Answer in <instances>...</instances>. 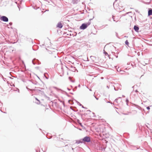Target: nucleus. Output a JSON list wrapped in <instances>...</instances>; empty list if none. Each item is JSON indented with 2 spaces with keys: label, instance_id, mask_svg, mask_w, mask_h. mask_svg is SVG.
Instances as JSON below:
<instances>
[{
  "label": "nucleus",
  "instance_id": "e2e57ef3",
  "mask_svg": "<svg viewBox=\"0 0 152 152\" xmlns=\"http://www.w3.org/2000/svg\"><path fill=\"white\" fill-rule=\"evenodd\" d=\"M117 71H118V69H117Z\"/></svg>",
  "mask_w": 152,
  "mask_h": 152
},
{
  "label": "nucleus",
  "instance_id": "79ce46f5",
  "mask_svg": "<svg viewBox=\"0 0 152 152\" xmlns=\"http://www.w3.org/2000/svg\"><path fill=\"white\" fill-rule=\"evenodd\" d=\"M95 98H96V99L97 100H98V98H96V97H95Z\"/></svg>",
  "mask_w": 152,
  "mask_h": 152
},
{
  "label": "nucleus",
  "instance_id": "de8ad7c7",
  "mask_svg": "<svg viewBox=\"0 0 152 152\" xmlns=\"http://www.w3.org/2000/svg\"><path fill=\"white\" fill-rule=\"evenodd\" d=\"M107 87L108 88H109V87H108V86H107Z\"/></svg>",
  "mask_w": 152,
  "mask_h": 152
},
{
  "label": "nucleus",
  "instance_id": "0e129e2a",
  "mask_svg": "<svg viewBox=\"0 0 152 152\" xmlns=\"http://www.w3.org/2000/svg\"><path fill=\"white\" fill-rule=\"evenodd\" d=\"M117 1V0H115V1Z\"/></svg>",
  "mask_w": 152,
  "mask_h": 152
},
{
  "label": "nucleus",
  "instance_id": "6e6d98bb",
  "mask_svg": "<svg viewBox=\"0 0 152 152\" xmlns=\"http://www.w3.org/2000/svg\"><path fill=\"white\" fill-rule=\"evenodd\" d=\"M0 111H1L2 112H3L2 111V110H0Z\"/></svg>",
  "mask_w": 152,
  "mask_h": 152
},
{
  "label": "nucleus",
  "instance_id": "f8f14e48",
  "mask_svg": "<svg viewBox=\"0 0 152 152\" xmlns=\"http://www.w3.org/2000/svg\"><path fill=\"white\" fill-rule=\"evenodd\" d=\"M125 44L128 45H128H129V43L128 41V40H126L125 42Z\"/></svg>",
  "mask_w": 152,
  "mask_h": 152
},
{
  "label": "nucleus",
  "instance_id": "49530a36",
  "mask_svg": "<svg viewBox=\"0 0 152 152\" xmlns=\"http://www.w3.org/2000/svg\"><path fill=\"white\" fill-rule=\"evenodd\" d=\"M122 96H123V97H125V96L124 95H122Z\"/></svg>",
  "mask_w": 152,
  "mask_h": 152
},
{
  "label": "nucleus",
  "instance_id": "3c124183",
  "mask_svg": "<svg viewBox=\"0 0 152 152\" xmlns=\"http://www.w3.org/2000/svg\"><path fill=\"white\" fill-rule=\"evenodd\" d=\"M68 145H65V146L66 147V146H67Z\"/></svg>",
  "mask_w": 152,
  "mask_h": 152
},
{
  "label": "nucleus",
  "instance_id": "bf43d9fd",
  "mask_svg": "<svg viewBox=\"0 0 152 152\" xmlns=\"http://www.w3.org/2000/svg\"><path fill=\"white\" fill-rule=\"evenodd\" d=\"M135 20H136V17H135Z\"/></svg>",
  "mask_w": 152,
  "mask_h": 152
},
{
  "label": "nucleus",
  "instance_id": "4be33fe9",
  "mask_svg": "<svg viewBox=\"0 0 152 152\" xmlns=\"http://www.w3.org/2000/svg\"><path fill=\"white\" fill-rule=\"evenodd\" d=\"M77 35V34L75 32L74 34H73L72 35L73 36H75Z\"/></svg>",
  "mask_w": 152,
  "mask_h": 152
},
{
  "label": "nucleus",
  "instance_id": "aec40b11",
  "mask_svg": "<svg viewBox=\"0 0 152 152\" xmlns=\"http://www.w3.org/2000/svg\"><path fill=\"white\" fill-rule=\"evenodd\" d=\"M144 3L146 4H150V1L149 2H144Z\"/></svg>",
  "mask_w": 152,
  "mask_h": 152
},
{
  "label": "nucleus",
  "instance_id": "c85d7f7f",
  "mask_svg": "<svg viewBox=\"0 0 152 152\" xmlns=\"http://www.w3.org/2000/svg\"><path fill=\"white\" fill-rule=\"evenodd\" d=\"M79 124L80 125V126H82V123H80H80H79Z\"/></svg>",
  "mask_w": 152,
  "mask_h": 152
},
{
  "label": "nucleus",
  "instance_id": "f03ea898",
  "mask_svg": "<svg viewBox=\"0 0 152 152\" xmlns=\"http://www.w3.org/2000/svg\"><path fill=\"white\" fill-rule=\"evenodd\" d=\"M0 20L5 22H7L8 21V18L4 16H1L0 18Z\"/></svg>",
  "mask_w": 152,
  "mask_h": 152
},
{
  "label": "nucleus",
  "instance_id": "5701e85b",
  "mask_svg": "<svg viewBox=\"0 0 152 152\" xmlns=\"http://www.w3.org/2000/svg\"><path fill=\"white\" fill-rule=\"evenodd\" d=\"M130 13H132V12H126V14H130Z\"/></svg>",
  "mask_w": 152,
  "mask_h": 152
},
{
  "label": "nucleus",
  "instance_id": "bb28decb",
  "mask_svg": "<svg viewBox=\"0 0 152 152\" xmlns=\"http://www.w3.org/2000/svg\"><path fill=\"white\" fill-rule=\"evenodd\" d=\"M45 73L44 74V76L47 79H48V77H47L45 75Z\"/></svg>",
  "mask_w": 152,
  "mask_h": 152
},
{
  "label": "nucleus",
  "instance_id": "58836bf2",
  "mask_svg": "<svg viewBox=\"0 0 152 152\" xmlns=\"http://www.w3.org/2000/svg\"><path fill=\"white\" fill-rule=\"evenodd\" d=\"M69 35L70 36H71L72 35V34H69Z\"/></svg>",
  "mask_w": 152,
  "mask_h": 152
},
{
  "label": "nucleus",
  "instance_id": "0eeeda50",
  "mask_svg": "<svg viewBox=\"0 0 152 152\" xmlns=\"http://www.w3.org/2000/svg\"><path fill=\"white\" fill-rule=\"evenodd\" d=\"M152 15V9L151 8H148V16H149Z\"/></svg>",
  "mask_w": 152,
  "mask_h": 152
},
{
  "label": "nucleus",
  "instance_id": "603ef678",
  "mask_svg": "<svg viewBox=\"0 0 152 152\" xmlns=\"http://www.w3.org/2000/svg\"><path fill=\"white\" fill-rule=\"evenodd\" d=\"M115 3V2H114V3H113V5H114Z\"/></svg>",
  "mask_w": 152,
  "mask_h": 152
},
{
  "label": "nucleus",
  "instance_id": "a18cd8bd",
  "mask_svg": "<svg viewBox=\"0 0 152 152\" xmlns=\"http://www.w3.org/2000/svg\"><path fill=\"white\" fill-rule=\"evenodd\" d=\"M70 108H71V109L72 110H73L72 109V108H71V107H70ZM73 110L74 111H75V110Z\"/></svg>",
  "mask_w": 152,
  "mask_h": 152
},
{
  "label": "nucleus",
  "instance_id": "a19ab883",
  "mask_svg": "<svg viewBox=\"0 0 152 152\" xmlns=\"http://www.w3.org/2000/svg\"><path fill=\"white\" fill-rule=\"evenodd\" d=\"M92 20V19H89V21H91V20Z\"/></svg>",
  "mask_w": 152,
  "mask_h": 152
},
{
  "label": "nucleus",
  "instance_id": "f257e3e1",
  "mask_svg": "<svg viewBox=\"0 0 152 152\" xmlns=\"http://www.w3.org/2000/svg\"><path fill=\"white\" fill-rule=\"evenodd\" d=\"M82 139L83 143L85 142H89L91 141L90 137L88 136H86Z\"/></svg>",
  "mask_w": 152,
  "mask_h": 152
},
{
  "label": "nucleus",
  "instance_id": "9b49d317",
  "mask_svg": "<svg viewBox=\"0 0 152 152\" xmlns=\"http://www.w3.org/2000/svg\"><path fill=\"white\" fill-rule=\"evenodd\" d=\"M121 99V97H119L118 98H117L115 100V102H116L117 103H118V99Z\"/></svg>",
  "mask_w": 152,
  "mask_h": 152
},
{
  "label": "nucleus",
  "instance_id": "2f4dec72",
  "mask_svg": "<svg viewBox=\"0 0 152 152\" xmlns=\"http://www.w3.org/2000/svg\"><path fill=\"white\" fill-rule=\"evenodd\" d=\"M54 88H55V89H57V87H54Z\"/></svg>",
  "mask_w": 152,
  "mask_h": 152
},
{
  "label": "nucleus",
  "instance_id": "c03bdc74",
  "mask_svg": "<svg viewBox=\"0 0 152 152\" xmlns=\"http://www.w3.org/2000/svg\"><path fill=\"white\" fill-rule=\"evenodd\" d=\"M70 93L72 94L73 95V93Z\"/></svg>",
  "mask_w": 152,
  "mask_h": 152
},
{
  "label": "nucleus",
  "instance_id": "72a5a7b5",
  "mask_svg": "<svg viewBox=\"0 0 152 152\" xmlns=\"http://www.w3.org/2000/svg\"><path fill=\"white\" fill-rule=\"evenodd\" d=\"M87 112H91V111L90 110H87Z\"/></svg>",
  "mask_w": 152,
  "mask_h": 152
},
{
  "label": "nucleus",
  "instance_id": "052dcab7",
  "mask_svg": "<svg viewBox=\"0 0 152 152\" xmlns=\"http://www.w3.org/2000/svg\"><path fill=\"white\" fill-rule=\"evenodd\" d=\"M61 91H62V90L61 89H59Z\"/></svg>",
  "mask_w": 152,
  "mask_h": 152
},
{
  "label": "nucleus",
  "instance_id": "ea45409f",
  "mask_svg": "<svg viewBox=\"0 0 152 152\" xmlns=\"http://www.w3.org/2000/svg\"><path fill=\"white\" fill-rule=\"evenodd\" d=\"M81 106H82V107L83 108H85V107H83V105H82Z\"/></svg>",
  "mask_w": 152,
  "mask_h": 152
},
{
  "label": "nucleus",
  "instance_id": "5fc2aeb1",
  "mask_svg": "<svg viewBox=\"0 0 152 152\" xmlns=\"http://www.w3.org/2000/svg\"><path fill=\"white\" fill-rule=\"evenodd\" d=\"M134 86H133V87H132V88H133L134 87Z\"/></svg>",
  "mask_w": 152,
  "mask_h": 152
},
{
  "label": "nucleus",
  "instance_id": "473e14b6",
  "mask_svg": "<svg viewBox=\"0 0 152 152\" xmlns=\"http://www.w3.org/2000/svg\"><path fill=\"white\" fill-rule=\"evenodd\" d=\"M135 92H136L137 93V92H138V91H137V90H136L135 91Z\"/></svg>",
  "mask_w": 152,
  "mask_h": 152
},
{
  "label": "nucleus",
  "instance_id": "c756f323",
  "mask_svg": "<svg viewBox=\"0 0 152 152\" xmlns=\"http://www.w3.org/2000/svg\"><path fill=\"white\" fill-rule=\"evenodd\" d=\"M115 34H116V36L117 37H118V33L117 32H115Z\"/></svg>",
  "mask_w": 152,
  "mask_h": 152
},
{
  "label": "nucleus",
  "instance_id": "864d4df0",
  "mask_svg": "<svg viewBox=\"0 0 152 152\" xmlns=\"http://www.w3.org/2000/svg\"><path fill=\"white\" fill-rule=\"evenodd\" d=\"M103 77H101V79H103Z\"/></svg>",
  "mask_w": 152,
  "mask_h": 152
},
{
  "label": "nucleus",
  "instance_id": "7c9ffc66",
  "mask_svg": "<svg viewBox=\"0 0 152 152\" xmlns=\"http://www.w3.org/2000/svg\"><path fill=\"white\" fill-rule=\"evenodd\" d=\"M77 122L78 123H80V121L78 119L77 120Z\"/></svg>",
  "mask_w": 152,
  "mask_h": 152
},
{
  "label": "nucleus",
  "instance_id": "393cba45",
  "mask_svg": "<svg viewBox=\"0 0 152 152\" xmlns=\"http://www.w3.org/2000/svg\"><path fill=\"white\" fill-rule=\"evenodd\" d=\"M102 149H101V150L102 151H103V150H104V151H105V148H101Z\"/></svg>",
  "mask_w": 152,
  "mask_h": 152
},
{
  "label": "nucleus",
  "instance_id": "37998d69",
  "mask_svg": "<svg viewBox=\"0 0 152 152\" xmlns=\"http://www.w3.org/2000/svg\"><path fill=\"white\" fill-rule=\"evenodd\" d=\"M124 115H127L128 114H126V113H124Z\"/></svg>",
  "mask_w": 152,
  "mask_h": 152
},
{
  "label": "nucleus",
  "instance_id": "1a4fd4ad",
  "mask_svg": "<svg viewBox=\"0 0 152 152\" xmlns=\"http://www.w3.org/2000/svg\"><path fill=\"white\" fill-rule=\"evenodd\" d=\"M134 29L136 32H138L139 30V27L137 25H135L134 27Z\"/></svg>",
  "mask_w": 152,
  "mask_h": 152
},
{
  "label": "nucleus",
  "instance_id": "f704fd0d",
  "mask_svg": "<svg viewBox=\"0 0 152 152\" xmlns=\"http://www.w3.org/2000/svg\"><path fill=\"white\" fill-rule=\"evenodd\" d=\"M67 89L69 90V91H70V89H69V88H67Z\"/></svg>",
  "mask_w": 152,
  "mask_h": 152
},
{
  "label": "nucleus",
  "instance_id": "6ab92c4d",
  "mask_svg": "<svg viewBox=\"0 0 152 152\" xmlns=\"http://www.w3.org/2000/svg\"><path fill=\"white\" fill-rule=\"evenodd\" d=\"M104 53L105 54V55H108L107 53V52H105L104 50Z\"/></svg>",
  "mask_w": 152,
  "mask_h": 152
},
{
  "label": "nucleus",
  "instance_id": "e433bc0d",
  "mask_svg": "<svg viewBox=\"0 0 152 152\" xmlns=\"http://www.w3.org/2000/svg\"><path fill=\"white\" fill-rule=\"evenodd\" d=\"M80 84H79L78 85V87H80Z\"/></svg>",
  "mask_w": 152,
  "mask_h": 152
},
{
  "label": "nucleus",
  "instance_id": "13d9d810",
  "mask_svg": "<svg viewBox=\"0 0 152 152\" xmlns=\"http://www.w3.org/2000/svg\"><path fill=\"white\" fill-rule=\"evenodd\" d=\"M107 102V103H110V102Z\"/></svg>",
  "mask_w": 152,
  "mask_h": 152
},
{
  "label": "nucleus",
  "instance_id": "a211bd4d",
  "mask_svg": "<svg viewBox=\"0 0 152 152\" xmlns=\"http://www.w3.org/2000/svg\"><path fill=\"white\" fill-rule=\"evenodd\" d=\"M113 21H115L116 22H117V21H116V20L115 19L114 16H113Z\"/></svg>",
  "mask_w": 152,
  "mask_h": 152
},
{
  "label": "nucleus",
  "instance_id": "8fccbe9b",
  "mask_svg": "<svg viewBox=\"0 0 152 152\" xmlns=\"http://www.w3.org/2000/svg\"><path fill=\"white\" fill-rule=\"evenodd\" d=\"M74 149L73 148H72V150H73Z\"/></svg>",
  "mask_w": 152,
  "mask_h": 152
},
{
  "label": "nucleus",
  "instance_id": "6e6552de",
  "mask_svg": "<svg viewBox=\"0 0 152 152\" xmlns=\"http://www.w3.org/2000/svg\"><path fill=\"white\" fill-rule=\"evenodd\" d=\"M83 143V141H82V139H80V140H76L75 143L77 144H79L80 143Z\"/></svg>",
  "mask_w": 152,
  "mask_h": 152
},
{
  "label": "nucleus",
  "instance_id": "4468645a",
  "mask_svg": "<svg viewBox=\"0 0 152 152\" xmlns=\"http://www.w3.org/2000/svg\"><path fill=\"white\" fill-rule=\"evenodd\" d=\"M26 88L28 91H33V90H35L34 89H30L29 88H28L27 87H26Z\"/></svg>",
  "mask_w": 152,
  "mask_h": 152
},
{
  "label": "nucleus",
  "instance_id": "9d476101",
  "mask_svg": "<svg viewBox=\"0 0 152 152\" xmlns=\"http://www.w3.org/2000/svg\"><path fill=\"white\" fill-rule=\"evenodd\" d=\"M79 1V0H73L72 2L73 4H76L78 3Z\"/></svg>",
  "mask_w": 152,
  "mask_h": 152
},
{
  "label": "nucleus",
  "instance_id": "c9c22d12",
  "mask_svg": "<svg viewBox=\"0 0 152 152\" xmlns=\"http://www.w3.org/2000/svg\"><path fill=\"white\" fill-rule=\"evenodd\" d=\"M56 56H57V54L56 53V55L55 56V57H56Z\"/></svg>",
  "mask_w": 152,
  "mask_h": 152
},
{
  "label": "nucleus",
  "instance_id": "cd10ccee",
  "mask_svg": "<svg viewBox=\"0 0 152 152\" xmlns=\"http://www.w3.org/2000/svg\"><path fill=\"white\" fill-rule=\"evenodd\" d=\"M9 24L10 25V26H11L12 24V22H10L9 23Z\"/></svg>",
  "mask_w": 152,
  "mask_h": 152
},
{
  "label": "nucleus",
  "instance_id": "423d86ee",
  "mask_svg": "<svg viewBox=\"0 0 152 152\" xmlns=\"http://www.w3.org/2000/svg\"><path fill=\"white\" fill-rule=\"evenodd\" d=\"M37 62H39V61L37 59H36L35 58L32 61V63L34 65L37 64ZM39 64V63H38V64Z\"/></svg>",
  "mask_w": 152,
  "mask_h": 152
},
{
  "label": "nucleus",
  "instance_id": "4d7b16f0",
  "mask_svg": "<svg viewBox=\"0 0 152 152\" xmlns=\"http://www.w3.org/2000/svg\"><path fill=\"white\" fill-rule=\"evenodd\" d=\"M114 89H115V90H115V88H114Z\"/></svg>",
  "mask_w": 152,
  "mask_h": 152
},
{
  "label": "nucleus",
  "instance_id": "7ed1b4c3",
  "mask_svg": "<svg viewBox=\"0 0 152 152\" xmlns=\"http://www.w3.org/2000/svg\"><path fill=\"white\" fill-rule=\"evenodd\" d=\"M87 25L86 23H83L80 26V28L81 29L84 30L87 27Z\"/></svg>",
  "mask_w": 152,
  "mask_h": 152
},
{
  "label": "nucleus",
  "instance_id": "b1692460",
  "mask_svg": "<svg viewBox=\"0 0 152 152\" xmlns=\"http://www.w3.org/2000/svg\"><path fill=\"white\" fill-rule=\"evenodd\" d=\"M146 109L148 110H149L150 109V106H148L146 107Z\"/></svg>",
  "mask_w": 152,
  "mask_h": 152
},
{
  "label": "nucleus",
  "instance_id": "412c9836",
  "mask_svg": "<svg viewBox=\"0 0 152 152\" xmlns=\"http://www.w3.org/2000/svg\"><path fill=\"white\" fill-rule=\"evenodd\" d=\"M118 103H119V102H121V99H119L118 100Z\"/></svg>",
  "mask_w": 152,
  "mask_h": 152
},
{
  "label": "nucleus",
  "instance_id": "680f3d73",
  "mask_svg": "<svg viewBox=\"0 0 152 152\" xmlns=\"http://www.w3.org/2000/svg\"><path fill=\"white\" fill-rule=\"evenodd\" d=\"M3 113H6V112H3Z\"/></svg>",
  "mask_w": 152,
  "mask_h": 152
},
{
  "label": "nucleus",
  "instance_id": "09e8293b",
  "mask_svg": "<svg viewBox=\"0 0 152 152\" xmlns=\"http://www.w3.org/2000/svg\"><path fill=\"white\" fill-rule=\"evenodd\" d=\"M47 137V138H48V139H50L51 138V137H50V138H48V137Z\"/></svg>",
  "mask_w": 152,
  "mask_h": 152
},
{
  "label": "nucleus",
  "instance_id": "f3484780",
  "mask_svg": "<svg viewBox=\"0 0 152 152\" xmlns=\"http://www.w3.org/2000/svg\"><path fill=\"white\" fill-rule=\"evenodd\" d=\"M76 102L77 103V104H79V105L80 106H81L82 105L80 104L79 102H78V101H76V100H75Z\"/></svg>",
  "mask_w": 152,
  "mask_h": 152
},
{
  "label": "nucleus",
  "instance_id": "dca6fc26",
  "mask_svg": "<svg viewBox=\"0 0 152 152\" xmlns=\"http://www.w3.org/2000/svg\"><path fill=\"white\" fill-rule=\"evenodd\" d=\"M35 99L37 101V102H36L37 104H38L40 103V101L38 100L37 98H36Z\"/></svg>",
  "mask_w": 152,
  "mask_h": 152
},
{
  "label": "nucleus",
  "instance_id": "20e7f679",
  "mask_svg": "<svg viewBox=\"0 0 152 152\" xmlns=\"http://www.w3.org/2000/svg\"><path fill=\"white\" fill-rule=\"evenodd\" d=\"M61 21L59 22L56 25V27L59 28H61L63 27V25L61 23Z\"/></svg>",
  "mask_w": 152,
  "mask_h": 152
},
{
  "label": "nucleus",
  "instance_id": "4c0bfd02",
  "mask_svg": "<svg viewBox=\"0 0 152 152\" xmlns=\"http://www.w3.org/2000/svg\"><path fill=\"white\" fill-rule=\"evenodd\" d=\"M115 56L116 58H117L118 57V56Z\"/></svg>",
  "mask_w": 152,
  "mask_h": 152
},
{
  "label": "nucleus",
  "instance_id": "2eb2a0df",
  "mask_svg": "<svg viewBox=\"0 0 152 152\" xmlns=\"http://www.w3.org/2000/svg\"><path fill=\"white\" fill-rule=\"evenodd\" d=\"M91 23L90 22H88L87 23H86V24L87 25V27L89 26L90 24Z\"/></svg>",
  "mask_w": 152,
  "mask_h": 152
},
{
  "label": "nucleus",
  "instance_id": "a878e982",
  "mask_svg": "<svg viewBox=\"0 0 152 152\" xmlns=\"http://www.w3.org/2000/svg\"><path fill=\"white\" fill-rule=\"evenodd\" d=\"M71 102H72V101L71 100H69V102L70 103V104H72L71 103Z\"/></svg>",
  "mask_w": 152,
  "mask_h": 152
},
{
  "label": "nucleus",
  "instance_id": "ddd939ff",
  "mask_svg": "<svg viewBox=\"0 0 152 152\" xmlns=\"http://www.w3.org/2000/svg\"><path fill=\"white\" fill-rule=\"evenodd\" d=\"M126 104L128 105V103L129 102V99L128 98L126 99Z\"/></svg>",
  "mask_w": 152,
  "mask_h": 152
},
{
  "label": "nucleus",
  "instance_id": "39448f33",
  "mask_svg": "<svg viewBox=\"0 0 152 152\" xmlns=\"http://www.w3.org/2000/svg\"><path fill=\"white\" fill-rule=\"evenodd\" d=\"M70 70L72 72H75V71H77V69L75 68V67L73 66H70Z\"/></svg>",
  "mask_w": 152,
  "mask_h": 152
}]
</instances>
